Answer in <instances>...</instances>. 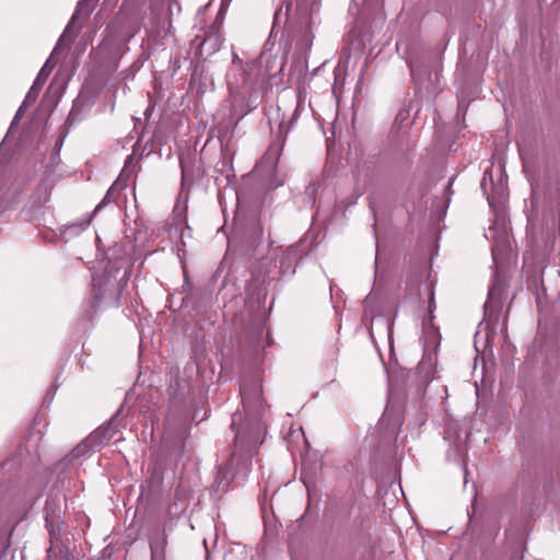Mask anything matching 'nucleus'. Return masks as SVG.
I'll return each mask as SVG.
<instances>
[{
    "label": "nucleus",
    "instance_id": "16",
    "mask_svg": "<svg viewBox=\"0 0 560 560\" xmlns=\"http://www.w3.org/2000/svg\"><path fill=\"white\" fill-rule=\"evenodd\" d=\"M232 114L233 115H236V109H235V106L233 105V108H232Z\"/></svg>",
    "mask_w": 560,
    "mask_h": 560
},
{
    "label": "nucleus",
    "instance_id": "13",
    "mask_svg": "<svg viewBox=\"0 0 560 560\" xmlns=\"http://www.w3.org/2000/svg\"><path fill=\"white\" fill-rule=\"evenodd\" d=\"M132 35H133V33H129V34L125 35L124 40H128Z\"/></svg>",
    "mask_w": 560,
    "mask_h": 560
},
{
    "label": "nucleus",
    "instance_id": "1",
    "mask_svg": "<svg viewBox=\"0 0 560 560\" xmlns=\"http://www.w3.org/2000/svg\"><path fill=\"white\" fill-rule=\"evenodd\" d=\"M92 7L93 5L89 2V0H80L78 2L75 11L70 22L66 26L50 57L46 60V62L39 70V73L33 82V85L31 86L28 93L26 94L24 98V104H32L36 101L44 83L46 82V80L48 79L49 74L56 66V62L52 61L54 55L58 51L63 42L69 40V43H71L73 40V38L75 37V33L72 34L73 24L80 18L81 14H83L84 18L89 16V14L92 11Z\"/></svg>",
    "mask_w": 560,
    "mask_h": 560
},
{
    "label": "nucleus",
    "instance_id": "2",
    "mask_svg": "<svg viewBox=\"0 0 560 560\" xmlns=\"http://www.w3.org/2000/svg\"><path fill=\"white\" fill-rule=\"evenodd\" d=\"M301 103L299 102L296 104V107L289 120V122H285L284 120H281L278 126V133L276 136L275 141L269 145L268 150L261 158L260 162L257 165V170L261 173L270 174L272 173L278 164L279 158L282 152V148L285 142V138L294 124V121L298 119L300 110H301Z\"/></svg>",
    "mask_w": 560,
    "mask_h": 560
},
{
    "label": "nucleus",
    "instance_id": "11",
    "mask_svg": "<svg viewBox=\"0 0 560 560\" xmlns=\"http://www.w3.org/2000/svg\"><path fill=\"white\" fill-rule=\"evenodd\" d=\"M241 419V416L234 413L232 416V429L233 431L235 432V438L236 439H240V435H241V432L240 430L237 429V421Z\"/></svg>",
    "mask_w": 560,
    "mask_h": 560
},
{
    "label": "nucleus",
    "instance_id": "7",
    "mask_svg": "<svg viewBox=\"0 0 560 560\" xmlns=\"http://www.w3.org/2000/svg\"><path fill=\"white\" fill-rule=\"evenodd\" d=\"M117 432V419L116 417H113L109 422L100 429H97L93 434L91 435V439L93 441H102L110 439L115 433Z\"/></svg>",
    "mask_w": 560,
    "mask_h": 560
},
{
    "label": "nucleus",
    "instance_id": "15",
    "mask_svg": "<svg viewBox=\"0 0 560 560\" xmlns=\"http://www.w3.org/2000/svg\"><path fill=\"white\" fill-rule=\"evenodd\" d=\"M493 294H494V288H491V289L489 290V296H490V298H492V295H493Z\"/></svg>",
    "mask_w": 560,
    "mask_h": 560
},
{
    "label": "nucleus",
    "instance_id": "3",
    "mask_svg": "<svg viewBox=\"0 0 560 560\" xmlns=\"http://www.w3.org/2000/svg\"><path fill=\"white\" fill-rule=\"evenodd\" d=\"M241 395L246 411H258L262 407L261 388L257 383L242 385Z\"/></svg>",
    "mask_w": 560,
    "mask_h": 560
},
{
    "label": "nucleus",
    "instance_id": "10",
    "mask_svg": "<svg viewBox=\"0 0 560 560\" xmlns=\"http://www.w3.org/2000/svg\"><path fill=\"white\" fill-rule=\"evenodd\" d=\"M180 167H182V184H183V186L190 185L191 184V177H190L189 172L187 171V168L185 167L183 162H180Z\"/></svg>",
    "mask_w": 560,
    "mask_h": 560
},
{
    "label": "nucleus",
    "instance_id": "12",
    "mask_svg": "<svg viewBox=\"0 0 560 560\" xmlns=\"http://www.w3.org/2000/svg\"><path fill=\"white\" fill-rule=\"evenodd\" d=\"M28 104H24V102L22 103V105L20 106V108L18 109V113L15 115V119L22 115V112L24 110V108L27 106Z\"/></svg>",
    "mask_w": 560,
    "mask_h": 560
},
{
    "label": "nucleus",
    "instance_id": "14",
    "mask_svg": "<svg viewBox=\"0 0 560 560\" xmlns=\"http://www.w3.org/2000/svg\"><path fill=\"white\" fill-rule=\"evenodd\" d=\"M247 112H243V113H240L237 114V120L241 119Z\"/></svg>",
    "mask_w": 560,
    "mask_h": 560
},
{
    "label": "nucleus",
    "instance_id": "5",
    "mask_svg": "<svg viewBox=\"0 0 560 560\" xmlns=\"http://www.w3.org/2000/svg\"><path fill=\"white\" fill-rule=\"evenodd\" d=\"M434 363L431 357L423 358L416 370V375L419 383L428 385L434 378Z\"/></svg>",
    "mask_w": 560,
    "mask_h": 560
},
{
    "label": "nucleus",
    "instance_id": "9",
    "mask_svg": "<svg viewBox=\"0 0 560 560\" xmlns=\"http://www.w3.org/2000/svg\"><path fill=\"white\" fill-rule=\"evenodd\" d=\"M435 300H434V291L433 288L429 289V315L430 319H433V312L435 310Z\"/></svg>",
    "mask_w": 560,
    "mask_h": 560
},
{
    "label": "nucleus",
    "instance_id": "4",
    "mask_svg": "<svg viewBox=\"0 0 560 560\" xmlns=\"http://www.w3.org/2000/svg\"><path fill=\"white\" fill-rule=\"evenodd\" d=\"M93 282V294L96 302H101L103 300L110 299V303L118 305V293L114 294L112 298L108 295V280H105L101 276H94L92 279Z\"/></svg>",
    "mask_w": 560,
    "mask_h": 560
},
{
    "label": "nucleus",
    "instance_id": "8",
    "mask_svg": "<svg viewBox=\"0 0 560 560\" xmlns=\"http://www.w3.org/2000/svg\"><path fill=\"white\" fill-rule=\"evenodd\" d=\"M117 182L115 184L112 185V187L107 190V194L106 196L103 198V200L95 207V209L93 210V212H91L86 218L84 219H81L80 222H79V225L81 226V229H86L94 215L105 206L109 202V199L112 197V195L114 194L115 189H116V186H117Z\"/></svg>",
    "mask_w": 560,
    "mask_h": 560
},
{
    "label": "nucleus",
    "instance_id": "6",
    "mask_svg": "<svg viewBox=\"0 0 560 560\" xmlns=\"http://www.w3.org/2000/svg\"><path fill=\"white\" fill-rule=\"evenodd\" d=\"M166 538L163 535H158L150 541L151 560L165 559Z\"/></svg>",
    "mask_w": 560,
    "mask_h": 560
}]
</instances>
